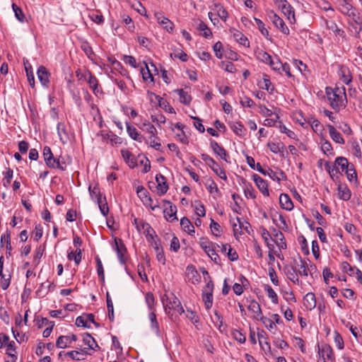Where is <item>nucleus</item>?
Listing matches in <instances>:
<instances>
[{"label": "nucleus", "mask_w": 362, "mask_h": 362, "mask_svg": "<svg viewBox=\"0 0 362 362\" xmlns=\"http://www.w3.org/2000/svg\"><path fill=\"white\" fill-rule=\"evenodd\" d=\"M325 93L329 105L333 110L339 112L346 107L347 99L346 89L344 86L327 87Z\"/></svg>", "instance_id": "obj_1"}, {"label": "nucleus", "mask_w": 362, "mask_h": 362, "mask_svg": "<svg viewBox=\"0 0 362 362\" xmlns=\"http://www.w3.org/2000/svg\"><path fill=\"white\" fill-rule=\"evenodd\" d=\"M200 247L204 250L212 261L216 264H219L220 258L216 252V248L219 247L218 245L204 240L200 243Z\"/></svg>", "instance_id": "obj_2"}, {"label": "nucleus", "mask_w": 362, "mask_h": 362, "mask_svg": "<svg viewBox=\"0 0 362 362\" xmlns=\"http://www.w3.org/2000/svg\"><path fill=\"white\" fill-rule=\"evenodd\" d=\"M201 158L220 178L225 180L227 179L225 170L211 157L208 154L202 153Z\"/></svg>", "instance_id": "obj_3"}, {"label": "nucleus", "mask_w": 362, "mask_h": 362, "mask_svg": "<svg viewBox=\"0 0 362 362\" xmlns=\"http://www.w3.org/2000/svg\"><path fill=\"white\" fill-rule=\"evenodd\" d=\"M318 354L317 362H334V361L333 350L329 344H323L321 347L318 346Z\"/></svg>", "instance_id": "obj_4"}, {"label": "nucleus", "mask_w": 362, "mask_h": 362, "mask_svg": "<svg viewBox=\"0 0 362 362\" xmlns=\"http://www.w3.org/2000/svg\"><path fill=\"white\" fill-rule=\"evenodd\" d=\"M276 4L281 8L283 13L286 16L291 23L296 22L295 13L293 7L287 2L286 0H277Z\"/></svg>", "instance_id": "obj_5"}, {"label": "nucleus", "mask_w": 362, "mask_h": 362, "mask_svg": "<svg viewBox=\"0 0 362 362\" xmlns=\"http://www.w3.org/2000/svg\"><path fill=\"white\" fill-rule=\"evenodd\" d=\"M213 289L214 284L212 281H209L203 290V300L205 307L207 310L210 309L213 303Z\"/></svg>", "instance_id": "obj_6"}, {"label": "nucleus", "mask_w": 362, "mask_h": 362, "mask_svg": "<svg viewBox=\"0 0 362 362\" xmlns=\"http://www.w3.org/2000/svg\"><path fill=\"white\" fill-rule=\"evenodd\" d=\"M57 134L61 141L66 144L73 139V134L69 131V127L64 123H59L57 125Z\"/></svg>", "instance_id": "obj_7"}, {"label": "nucleus", "mask_w": 362, "mask_h": 362, "mask_svg": "<svg viewBox=\"0 0 362 362\" xmlns=\"http://www.w3.org/2000/svg\"><path fill=\"white\" fill-rule=\"evenodd\" d=\"M268 18L273 23V24L279 28L283 33L288 35L289 30L285 25L284 21L277 16L273 11H270L267 13Z\"/></svg>", "instance_id": "obj_8"}, {"label": "nucleus", "mask_w": 362, "mask_h": 362, "mask_svg": "<svg viewBox=\"0 0 362 362\" xmlns=\"http://www.w3.org/2000/svg\"><path fill=\"white\" fill-rule=\"evenodd\" d=\"M193 25L199 31V34L205 37H209L212 35L211 30L200 19H195Z\"/></svg>", "instance_id": "obj_9"}, {"label": "nucleus", "mask_w": 362, "mask_h": 362, "mask_svg": "<svg viewBox=\"0 0 362 362\" xmlns=\"http://www.w3.org/2000/svg\"><path fill=\"white\" fill-rule=\"evenodd\" d=\"M247 309L252 313V317L259 320L263 317L259 304L255 300H250Z\"/></svg>", "instance_id": "obj_10"}, {"label": "nucleus", "mask_w": 362, "mask_h": 362, "mask_svg": "<svg viewBox=\"0 0 362 362\" xmlns=\"http://www.w3.org/2000/svg\"><path fill=\"white\" fill-rule=\"evenodd\" d=\"M156 180L158 183L157 193L159 195H163L168 189V185L166 182L165 177L163 175L158 174L156 176Z\"/></svg>", "instance_id": "obj_11"}, {"label": "nucleus", "mask_w": 362, "mask_h": 362, "mask_svg": "<svg viewBox=\"0 0 362 362\" xmlns=\"http://www.w3.org/2000/svg\"><path fill=\"white\" fill-rule=\"evenodd\" d=\"M253 180L255 182L257 187L262 192V193L268 197L269 195V192L268 190V185L267 183L259 175H253L252 176Z\"/></svg>", "instance_id": "obj_12"}, {"label": "nucleus", "mask_w": 362, "mask_h": 362, "mask_svg": "<svg viewBox=\"0 0 362 362\" xmlns=\"http://www.w3.org/2000/svg\"><path fill=\"white\" fill-rule=\"evenodd\" d=\"M338 74L344 83L349 85L351 82L352 76L349 69L346 66H340L338 71Z\"/></svg>", "instance_id": "obj_13"}, {"label": "nucleus", "mask_w": 362, "mask_h": 362, "mask_svg": "<svg viewBox=\"0 0 362 362\" xmlns=\"http://www.w3.org/2000/svg\"><path fill=\"white\" fill-rule=\"evenodd\" d=\"M37 74L41 84L44 86H47L49 82V73L47 69L43 66H40L37 69Z\"/></svg>", "instance_id": "obj_14"}, {"label": "nucleus", "mask_w": 362, "mask_h": 362, "mask_svg": "<svg viewBox=\"0 0 362 362\" xmlns=\"http://www.w3.org/2000/svg\"><path fill=\"white\" fill-rule=\"evenodd\" d=\"M210 146L214 153L217 154L224 160L228 161L227 157L228 156L226 151L222 146H221L216 141L211 140L210 142Z\"/></svg>", "instance_id": "obj_15"}, {"label": "nucleus", "mask_w": 362, "mask_h": 362, "mask_svg": "<svg viewBox=\"0 0 362 362\" xmlns=\"http://www.w3.org/2000/svg\"><path fill=\"white\" fill-rule=\"evenodd\" d=\"M86 78L88 83L89 84L90 88L92 89L95 95H97L98 94L102 93L101 89L98 88V81L94 76L88 72L86 76Z\"/></svg>", "instance_id": "obj_16"}, {"label": "nucleus", "mask_w": 362, "mask_h": 362, "mask_svg": "<svg viewBox=\"0 0 362 362\" xmlns=\"http://www.w3.org/2000/svg\"><path fill=\"white\" fill-rule=\"evenodd\" d=\"M186 275L188 281L192 284L198 283L200 281V275L193 266H188L186 269Z\"/></svg>", "instance_id": "obj_17"}, {"label": "nucleus", "mask_w": 362, "mask_h": 362, "mask_svg": "<svg viewBox=\"0 0 362 362\" xmlns=\"http://www.w3.org/2000/svg\"><path fill=\"white\" fill-rule=\"evenodd\" d=\"M279 204L282 209L291 211L293 209V204L290 197L286 194H281L279 197Z\"/></svg>", "instance_id": "obj_18"}, {"label": "nucleus", "mask_w": 362, "mask_h": 362, "mask_svg": "<svg viewBox=\"0 0 362 362\" xmlns=\"http://www.w3.org/2000/svg\"><path fill=\"white\" fill-rule=\"evenodd\" d=\"M115 242L117 257L122 264H124L125 263L124 254L126 253V247L122 244V240L120 239L115 240Z\"/></svg>", "instance_id": "obj_19"}, {"label": "nucleus", "mask_w": 362, "mask_h": 362, "mask_svg": "<svg viewBox=\"0 0 362 362\" xmlns=\"http://www.w3.org/2000/svg\"><path fill=\"white\" fill-rule=\"evenodd\" d=\"M303 305L308 310H313L316 306V299L314 293H308L303 298Z\"/></svg>", "instance_id": "obj_20"}, {"label": "nucleus", "mask_w": 362, "mask_h": 362, "mask_svg": "<svg viewBox=\"0 0 362 362\" xmlns=\"http://www.w3.org/2000/svg\"><path fill=\"white\" fill-rule=\"evenodd\" d=\"M139 127L141 130L150 134L149 139L155 137V136L157 134V130L156 127L146 120L141 123Z\"/></svg>", "instance_id": "obj_21"}, {"label": "nucleus", "mask_w": 362, "mask_h": 362, "mask_svg": "<svg viewBox=\"0 0 362 362\" xmlns=\"http://www.w3.org/2000/svg\"><path fill=\"white\" fill-rule=\"evenodd\" d=\"M121 154L122 158L124 159V160L130 168H133L136 165V161L135 158L128 150H122Z\"/></svg>", "instance_id": "obj_22"}, {"label": "nucleus", "mask_w": 362, "mask_h": 362, "mask_svg": "<svg viewBox=\"0 0 362 362\" xmlns=\"http://www.w3.org/2000/svg\"><path fill=\"white\" fill-rule=\"evenodd\" d=\"M327 128L329 130V134L333 141H334L337 144H344V139L342 138L341 134L339 132H337L333 126L328 125Z\"/></svg>", "instance_id": "obj_23"}, {"label": "nucleus", "mask_w": 362, "mask_h": 362, "mask_svg": "<svg viewBox=\"0 0 362 362\" xmlns=\"http://www.w3.org/2000/svg\"><path fill=\"white\" fill-rule=\"evenodd\" d=\"M180 226L184 231L187 232L191 235H194V227L187 218L183 217L181 218Z\"/></svg>", "instance_id": "obj_24"}, {"label": "nucleus", "mask_w": 362, "mask_h": 362, "mask_svg": "<svg viewBox=\"0 0 362 362\" xmlns=\"http://www.w3.org/2000/svg\"><path fill=\"white\" fill-rule=\"evenodd\" d=\"M285 274L287 278L293 282L294 284H299L298 274L296 270L291 267H288L285 268Z\"/></svg>", "instance_id": "obj_25"}, {"label": "nucleus", "mask_w": 362, "mask_h": 362, "mask_svg": "<svg viewBox=\"0 0 362 362\" xmlns=\"http://www.w3.org/2000/svg\"><path fill=\"white\" fill-rule=\"evenodd\" d=\"M45 163L49 168H59L62 170H64L66 168L64 163H61L59 160L54 158L53 156L50 158H47Z\"/></svg>", "instance_id": "obj_26"}, {"label": "nucleus", "mask_w": 362, "mask_h": 362, "mask_svg": "<svg viewBox=\"0 0 362 362\" xmlns=\"http://www.w3.org/2000/svg\"><path fill=\"white\" fill-rule=\"evenodd\" d=\"M337 189L339 199L346 201L351 198V191L347 187L339 185Z\"/></svg>", "instance_id": "obj_27"}, {"label": "nucleus", "mask_w": 362, "mask_h": 362, "mask_svg": "<svg viewBox=\"0 0 362 362\" xmlns=\"http://www.w3.org/2000/svg\"><path fill=\"white\" fill-rule=\"evenodd\" d=\"M232 33H233V36L234 39L237 42H238L240 45H242L245 47H249V45H250L249 41L243 33H241L240 32H239L236 30H233L232 31Z\"/></svg>", "instance_id": "obj_28"}, {"label": "nucleus", "mask_w": 362, "mask_h": 362, "mask_svg": "<svg viewBox=\"0 0 362 362\" xmlns=\"http://www.w3.org/2000/svg\"><path fill=\"white\" fill-rule=\"evenodd\" d=\"M327 28L332 30L336 36H339L341 37H344L345 33L344 31L340 29L334 21H327Z\"/></svg>", "instance_id": "obj_29"}, {"label": "nucleus", "mask_w": 362, "mask_h": 362, "mask_svg": "<svg viewBox=\"0 0 362 362\" xmlns=\"http://www.w3.org/2000/svg\"><path fill=\"white\" fill-rule=\"evenodd\" d=\"M83 341L88 346L89 349L96 350V348H99L96 341L90 334L86 333L83 335Z\"/></svg>", "instance_id": "obj_30"}, {"label": "nucleus", "mask_w": 362, "mask_h": 362, "mask_svg": "<svg viewBox=\"0 0 362 362\" xmlns=\"http://www.w3.org/2000/svg\"><path fill=\"white\" fill-rule=\"evenodd\" d=\"M87 354H88V352L86 351V349H84L81 350V351H71L66 352L65 354L74 360L80 361V360H83L84 359L83 356L86 355Z\"/></svg>", "instance_id": "obj_31"}, {"label": "nucleus", "mask_w": 362, "mask_h": 362, "mask_svg": "<svg viewBox=\"0 0 362 362\" xmlns=\"http://www.w3.org/2000/svg\"><path fill=\"white\" fill-rule=\"evenodd\" d=\"M273 222L277 226L278 228L282 230L287 228L286 220L281 214H276L272 218Z\"/></svg>", "instance_id": "obj_32"}, {"label": "nucleus", "mask_w": 362, "mask_h": 362, "mask_svg": "<svg viewBox=\"0 0 362 362\" xmlns=\"http://www.w3.org/2000/svg\"><path fill=\"white\" fill-rule=\"evenodd\" d=\"M127 131L128 132V134L129 136L134 141H137L139 142L142 141V136L140 135V134L138 132L136 129L134 127L129 126L127 124Z\"/></svg>", "instance_id": "obj_33"}, {"label": "nucleus", "mask_w": 362, "mask_h": 362, "mask_svg": "<svg viewBox=\"0 0 362 362\" xmlns=\"http://www.w3.org/2000/svg\"><path fill=\"white\" fill-rule=\"evenodd\" d=\"M71 342L68 336H60L58 337L56 346L59 349H65L71 346Z\"/></svg>", "instance_id": "obj_34"}, {"label": "nucleus", "mask_w": 362, "mask_h": 362, "mask_svg": "<svg viewBox=\"0 0 362 362\" xmlns=\"http://www.w3.org/2000/svg\"><path fill=\"white\" fill-rule=\"evenodd\" d=\"M168 307L170 309L174 310L180 315L184 313V309L180 300L176 297H173V300L170 301V305H168Z\"/></svg>", "instance_id": "obj_35"}, {"label": "nucleus", "mask_w": 362, "mask_h": 362, "mask_svg": "<svg viewBox=\"0 0 362 362\" xmlns=\"http://www.w3.org/2000/svg\"><path fill=\"white\" fill-rule=\"evenodd\" d=\"M299 267L298 269V274L300 276H307L308 275V262L305 259H300V264H297Z\"/></svg>", "instance_id": "obj_36"}, {"label": "nucleus", "mask_w": 362, "mask_h": 362, "mask_svg": "<svg viewBox=\"0 0 362 362\" xmlns=\"http://www.w3.org/2000/svg\"><path fill=\"white\" fill-rule=\"evenodd\" d=\"M175 92H176L179 95L180 101L182 103H184L185 105L189 104L192 98L187 92L184 91L182 89H177L175 90Z\"/></svg>", "instance_id": "obj_37"}, {"label": "nucleus", "mask_w": 362, "mask_h": 362, "mask_svg": "<svg viewBox=\"0 0 362 362\" xmlns=\"http://www.w3.org/2000/svg\"><path fill=\"white\" fill-rule=\"evenodd\" d=\"M68 259L69 260H74L76 264H78L81 261V251L78 248L76 252L71 251L68 253Z\"/></svg>", "instance_id": "obj_38"}, {"label": "nucleus", "mask_w": 362, "mask_h": 362, "mask_svg": "<svg viewBox=\"0 0 362 362\" xmlns=\"http://www.w3.org/2000/svg\"><path fill=\"white\" fill-rule=\"evenodd\" d=\"M0 276L1 278V287L3 290H6L10 285L11 275L9 274H4L3 270H1Z\"/></svg>", "instance_id": "obj_39"}, {"label": "nucleus", "mask_w": 362, "mask_h": 362, "mask_svg": "<svg viewBox=\"0 0 362 362\" xmlns=\"http://www.w3.org/2000/svg\"><path fill=\"white\" fill-rule=\"evenodd\" d=\"M90 196L93 200L100 201L102 199L100 191L98 186H94L93 188L91 186L88 187Z\"/></svg>", "instance_id": "obj_40"}, {"label": "nucleus", "mask_w": 362, "mask_h": 362, "mask_svg": "<svg viewBox=\"0 0 362 362\" xmlns=\"http://www.w3.org/2000/svg\"><path fill=\"white\" fill-rule=\"evenodd\" d=\"M275 238L276 239V244L279 247V248L281 249H286V240L284 239V235L281 232L279 231L275 234Z\"/></svg>", "instance_id": "obj_41"}, {"label": "nucleus", "mask_w": 362, "mask_h": 362, "mask_svg": "<svg viewBox=\"0 0 362 362\" xmlns=\"http://www.w3.org/2000/svg\"><path fill=\"white\" fill-rule=\"evenodd\" d=\"M148 95H149L150 98H151V96H155L158 100L160 106L162 107L163 105H164V108L166 111H168L170 113L175 112L174 110V108L173 107H171L169 105H165V101L160 97H159V96L155 95L154 93H153L152 92H149V91L148 92Z\"/></svg>", "instance_id": "obj_42"}, {"label": "nucleus", "mask_w": 362, "mask_h": 362, "mask_svg": "<svg viewBox=\"0 0 362 362\" xmlns=\"http://www.w3.org/2000/svg\"><path fill=\"white\" fill-rule=\"evenodd\" d=\"M1 247L6 246V250H11V245L10 242V233L8 231H6L5 233L1 235Z\"/></svg>", "instance_id": "obj_43"}, {"label": "nucleus", "mask_w": 362, "mask_h": 362, "mask_svg": "<svg viewBox=\"0 0 362 362\" xmlns=\"http://www.w3.org/2000/svg\"><path fill=\"white\" fill-rule=\"evenodd\" d=\"M230 128L237 135L242 136L245 134V129L243 125L239 122L231 123Z\"/></svg>", "instance_id": "obj_44"}, {"label": "nucleus", "mask_w": 362, "mask_h": 362, "mask_svg": "<svg viewBox=\"0 0 362 362\" xmlns=\"http://www.w3.org/2000/svg\"><path fill=\"white\" fill-rule=\"evenodd\" d=\"M335 164L340 166L342 171H345L347 170L349 167L351 166V164H350L348 161V160L344 157H338L335 160Z\"/></svg>", "instance_id": "obj_45"}, {"label": "nucleus", "mask_w": 362, "mask_h": 362, "mask_svg": "<svg viewBox=\"0 0 362 362\" xmlns=\"http://www.w3.org/2000/svg\"><path fill=\"white\" fill-rule=\"evenodd\" d=\"M257 56L259 60L265 64H269L272 60V56L263 50L259 51Z\"/></svg>", "instance_id": "obj_46"}, {"label": "nucleus", "mask_w": 362, "mask_h": 362, "mask_svg": "<svg viewBox=\"0 0 362 362\" xmlns=\"http://www.w3.org/2000/svg\"><path fill=\"white\" fill-rule=\"evenodd\" d=\"M154 250L156 252V258L159 262L162 264H165V257L164 255V252L161 248L159 247L158 245L155 243Z\"/></svg>", "instance_id": "obj_47"}, {"label": "nucleus", "mask_w": 362, "mask_h": 362, "mask_svg": "<svg viewBox=\"0 0 362 362\" xmlns=\"http://www.w3.org/2000/svg\"><path fill=\"white\" fill-rule=\"evenodd\" d=\"M217 15L223 21H226L228 18V12L221 4H215Z\"/></svg>", "instance_id": "obj_48"}, {"label": "nucleus", "mask_w": 362, "mask_h": 362, "mask_svg": "<svg viewBox=\"0 0 362 362\" xmlns=\"http://www.w3.org/2000/svg\"><path fill=\"white\" fill-rule=\"evenodd\" d=\"M259 320L262 321L264 326L270 331L276 329V328L274 322L272 319L263 316Z\"/></svg>", "instance_id": "obj_49"}, {"label": "nucleus", "mask_w": 362, "mask_h": 362, "mask_svg": "<svg viewBox=\"0 0 362 362\" xmlns=\"http://www.w3.org/2000/svg\"><path fill=\"white\" fill-rule=\"evenodd\" d=\"M106 300H107V310H108L109 319L110 320V321H113V320H114L113 304H112V300H111L108 293H107Z\"/></svg>", "instance_id": "obj_50"}, {"label": "nucleus", "mask_w": 362, "mask_h": 362, "mask_svg": "<svg viewBox=\"0 0 362 362\" xmlns=\"http://www.w3.org/2000/svg\"><path fill=\"white\" fill-rule=\"evenodd\" d=\"M194 211L196 214L199 217H204L206 214L205 208L204 205L199 202H195L194 205Z\"/></svg>", "instance_id": "obj_51"}, {"label": "nucleus", "mask_w": 362, "mask_h": 362, "mask_svg": "<svg viewBox=\"0 0 362 362\" xmlns=\"http://www.w3.org/2000/svg\"><path fill=\"white\" fill-rule=\"evenodd\" d=\"M255 21L262 35L267 38L269 36V31L264 27V23L260 19L257 18H255Z\"/></svg>", "instance_id": "obj_52"}, {"label": "nucleus", "mask_w": 362, "mask_h": 362, "mask_svg": "<svg viewBox=\"0 0 362 362\" xmlns=\"http://www.w3.org/2000/svg\"><path fill=\"white\" fill-rule=\"evenodd\" d=\"M265 291L267 293L268 297L272 300V303H278V297L274 289L269 285L265 286Z\"/></svg>", "instance_id": "obj_53"}, {"label": "nucleus", "mask_w": 362, "mask_h": 362, "mask_svg": "<svg viewBox=\"0 0 362 362\" xmlns=\"http://www.w3.org/2000/svg\"><path fill=\"white\" fill-rule=\"evenodd\" d=\"M244 192L247 198L255 199L256 197L255 190L250 184L245 185Z\"/></svg>", "instance_id": "obj_54"}, {"label": "nucleus", "mask_w": 362, "mask_h": 362, "mask_svg": "<svg viewBox=\"0 0 362 362\" xmlns=\"http://www.w3.org/2000/svg\"><path fill=\"white\" fill-rule=\"evenodd\" d=\"M214 317H212L213 322L214 323L215 326H216L221 330V327L223 326V317L217 310H214Z\"/></svg>", "instance_id": "obj_55"}, {"label": "nucleus", "mask_w": 362, "mask_h": 362, "mask_svg": "<svg viewBox=\"0 0 362 362\" xmlns=\"http://www.w3.org/2000/svg\"><path fill=\"white\" fill-rule=\"evenodd\" d=\"M259 113L264 116V117H273V115H276V113L272 112L271 110H269V108H267L265 105H259Z\"/></svg>", "instance_id": "obj_56"}, {"label": "nucleus", "mask_w": 362, "mask_h": 362, "mask_svg": "<svg viewBox=\"0 0 362 362\" xmlns=\"http://www.w3.org/2000/svg\"><path fill=\"white\" fill-rule=\"evenodd\" d=\"M134 224L139 231L141 230H151V227L148 223L144 222L143 221H139L137 218L134 219Z\"/></svg>", "instance_id": "obj_57"}, {"label": "nucleus", "mask_w": 362, "mask_h": 362, "mask_svg": "<svg viewBox=\"0 0 362 362\" xmlns=\"http://www.w3.org/2000/svg\"><path fill=\"white\" fill-rule=\"evenodd\" d=\"M341 269L343 272H346L349 275L354 276L356 268L352 267L348 262H342L341 264Z\"/></svg>", "instance_id": "obj_58"}, {"label": "nucleus", "mask_w": 362, "mask_h": 362, "mask_svg": "<svg viewBox=\"0 0 362 362\" xmlns=\"http://www.w3.org/2000/svg\"><path fill=\"white\" fill-rule=\"evenodd\" d=\"M12 8L13 12L15 13L16 18L21 22L24 21V14L21 10L17 5L15 4H12Z\"/></svg>", "instance_id": "obj_59"}, {"label": "nucleus", "mask_w": 362, "mask_h": 362, "mask_svg": "<svg viewBox=\"0 0 362 362\" xmlns=\"http://www.w3.org/2000/svg\"><path fill=\"white\" fill-rule=\"evenodd\" d=\"M232 335L233 339L240 344H243L246 341L245 335L238 330H234L232 332Z\"/></svg>", "instance_id": "obj_60"}, {"label": "nucleus", "mask_w": 362, "mask_h": 362, "mask_svg": "<svg viewBox=\"0 0 362 362\" xmlns=\"http://www.w3.org/2000/svg\"><path fill=\"white\" fill-rule=\"evenodd\" d=\"M334 341L339 349H342L344 348L343 339L337 331L334 332Z\"/></svg>", "instance_id": "obj_61"}, {"label": "nucleus", "mask_w": 362, "mask_h": 362, "mask_svg": "<svg viewBox=\"0 0 362 362\" xmlns=\"http://www.w3.org/2000/svg\"><path fill=\"white\" fill-rule=\"evenodd\" d=\"M221 66L223 70L230 73H234L236 71L234 64L230 62H222Z\"/></svg>", "instance_id": "obj_62"}, {"label": "nucleus", "mask_w": 362, "mask_h": 362, "mask_svg": "<svg viewBox=\"0 0 362 362\" xmlns=\"http://www.w3.org/2000/svg\"><path fill=\"white\" fill-rule=\"evenodd\" d=\"M345 173L349 181L356 179V173L353 165H351V166L345 170Z\"/></svg>", "instance_id": "obj_63"}, {"label": "nucleus", "mask_w": 362, "mask_h": 362, "mask_svg": "<svg viewBox=\"0 0 362 362\" xmlns=\"http://www.w3.org/2000/svg\"><path fill=\"white\" fill-rule=\"evenodd\" d=\"M160 25H162L168 32H172L174 29L173 23L168 18H163Z\"/></svg>", "instance_id": "obj_64"}]
</instances>
